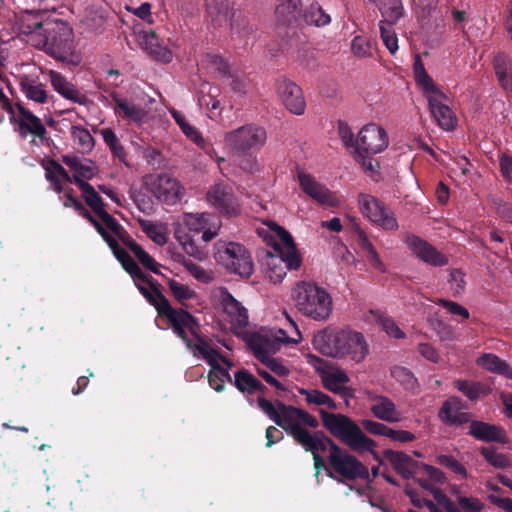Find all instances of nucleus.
Returning a JSON list of instances; mask_svg holds the SVG:
<instances>
[{"instance_id": "nucleus-59", "label": "nucleus", "mask_w": 512, "mask_h": 512, "mask_svg": "<svg viewBox=\"0 0 512 512\" xmlns=\"http://www.w3.org/2000/svg\"><path fill=\"white\" fill-rule=\"evenodd\" d=\"M377 322L390 337L396 339H403L405 337V333L391 318L379 315Z\"/></svg>"}, {"instance_id": "nucleus-4", "label": "nucleus", "mask_w": 512, "mask_h": 512, "mask_svg": "<svg viewBox=\"0 0 512 512\" xmlns=\"http://www.w3.org/2000/svg\"><path fill=\"white\" fill-rule=\"evenodd\" d=\"M313 346L326 357L353 364L362 363L369 354L365 336L349 328L323 329L314 335Z\"/></svg>"}, {"instance_id": "nucleus-6", "label": "nucleus", "mask_w": 512, "mask_h": 512, "mask_svg": "<svg viewBox=\"0 0 512 512\" xmlns=\"http://www.w3.org/2000/svg\"><path fill=\"white\" fill-rule=\"evenodd\" d=\"M413 74L416 85L427 100L429 110L437 124L444 130H453L457 120L449 106V98L428 74L419 56L415 58Z\"/></svg>"}, {"instance_id": "nucleus-33", "label": "nucleus", "mask_w": 512, "mask_h": 512, "mask_svg": "<svg viewBox=\"0 0 512 512\" xmlns=\"http://www.w3.org/2000/svg\"><path fill=\"white\" fill-rule=\"evenodd\" d=\"M20 90L25 97L35 103L43 104L47 100V92L43 84L36 79L23 75L19 80Z\"/></svg>"}, {"instance_id": "nucleus-53", "label": "nucleus", "mask_w": 512, "mask_h": 512, "mask_svg": "<svg viewBox=\"0 0 512 512\" xmlns=\"http://www.w3.org/2000/svg\"><path fill=\"white\" fill-rule=\"evenodd\" d=\"M455 387L469 400L475 401L485 394V388L480 382L458 379L454 382Z\"/></svg>"}, {"instance_id": "nucleus-1", "label": "nucleus", "mask_w": 512, "mask_h": 512, "mask_svg": "<svg viewBox=\"0 0 512 512\" xmlns=\"http://www.w3.org/2000/svg\"><path fill=\"white\" fill-rule=\"evenodd\" d=\"M261 410L278 426L285 429L305 450L313 454L315 468L325 469L331 478L333 472L347 480L369 479V470L355 456L340 448L323 433H310L302 426L317 428L318 420L302 409L276 405L264 398H259Z\"/></svg>"}, {"instance_id": "nucleus-55", "label": "nucleus", "mask_w": 512, "mask_h": 512, "mask_svg": "<svg viewBox=\"0 0 512 512\" xmlns=\"http://www.w3.org/2000/svg\"><path fill=\"white\" fill-rule=\"evenodd\" d=\"M179 262L196 280L203 283H208L212 280L213 277L211 271L204 269L202 266L186 259L185 257H181Z\"/></svg>"}, {"instance_id": "nucleus-36", "label": "nucleus", "mask_w": 512, "mask_h": 512, "mask_svg": "<svg viewBox=\"0 0 512 512\" xmlns=\"http://www.w3.org/2000/svg\"><path fill=\"white\" fill-rule=\"evenodd\" d=\"M494 70L503 89L512 92V60L504 54L495 56Z\"/></svg>"}, {"instance_id": "nucleus-26", "label": "nucleus", "mask_w": 512, "mask_h": 512, "mask_svg": "<svg viewBox=\"0 0 512 512\" xmlns=\"http://www.w3.org/2000/svg\"><path fill=\"white\" fill-rule=\"evenodd\" d=\"M115 103L114 111L117 115L129 120L137 126H142L149 120V111L131 100L115 93L112 95Z\"/></svg>"}, {"instance_id": "nucleus-58", "label": "nucleus", "mask_w": 512, "mask_h": 512, "mask_svg": "<svg viewBox=\"0 0 512 512\" xmlns=\"http://www.w3.org/2000/svg\"><path fill=\"white\" fill-rule=\"evenodd\" d=\"M438 2L439 0H411V6L418 17L425 18L437 8Z\"/></svg>"}, {"instance_id": "nucleus-5", "label": "nucleus", "mask_w": 512, "mask_h": 512, "mask_svg": "<svg viewBox=\"0 0 512 512\" xmlns=\"http://www.w3.org/2000/svg\"><path fill=\"white\" fill-rule=\"evenodd\" d=\"M29 41L58 60L72 64L80 62V56L75 52L73 30L62 20L36 24L29 33Z\"/></svg>"}, {"instance_id": "nucleus-63", "label": "nucleus", "mask_w": 512, "mask_h": 512, "mask_svg": "<svg viewBox=\"0 0 512 512\" xmlns=\"http://www.w3.org/2000/svg\"><path fill=\"white\" fill-rule=\"evenodd\" d=\"M261 362L269 369L276 377H286L290 371L280 360L273 358L272 356L267 359L261 360Z\"/></svg>"}, {"instance_id": "nucleus-10", "label": "nucleus", "mask_w": 512, "mask_h": 512, "mask_svg": "<svg viewBox=\"0 0 512 512\" xmlns=\"http://www.w3.org/2000/svg\"><path fill=\"white\" fill-rule=\"evenodd\" d=\"M62 161L74 172L70 176L67 171L57 162L50 161L46 167V179L53 185L54 191L60 193L63 191L62 182L76 183L87 182L96 176L98 170L94 162L86 158H80L76 155H63Z\"/></svg>"}, {"instance_id": "nucleus-9", "label": "nucleus", "mask_w": 512, "mask_h": 512, "mask_svg": "<svg viewBox=\"0 0 512 512\" xmlns=\"http://www.w3.org/2000/svg\"><path fill=\"white\" fill-rule=\"evenodd\" d=\"M286 318L289 321L292 336H288V330L281 328H261L248 336L247 343L260 361L273 356L285 344H298L302 341L297 324L288 315Z\"/></svg>"}, {"instance_id": "nucleus-42", "label": "nucleus", "mask_w": 512, "mask_h": 512, "mask_svg": "<svg viewBox=\"0 0 512 512\" xmlns=\"http://www.w3.org/2000/svg\"><path fill=\"white\" fill-rule=\"evenodd\" d=\"M351 52L359 59H368L373 57L374 44L372 40L364 35H356L351 40Z\"/></svg>"}, {"instance_id": "nucleus-45", "label": "nucleus", "mask_w": 512, "mask_h": 512, "mask_svg": "<svg viewBox=\"0 0 512 512\" xmlns=\"http://www.w3.org/2000/svg\"><path fill=\"white\" fill-rule=\"evenodd\" d=\"M200 65L211 72L226 76L230 70L228 63L218 54L206 53L202 55Z\"/></svg>"}, {"instance_id": "nucleus-27", "label": "nucleus", "mask_w": 512, "mask_h": 512, "mask_svg": "<svg viewBox=\"0 0 512 512\" xmlns=\"http://www.w3.org/2000/svg\"><path fill=\"white\" fill-rule=\"evenodd\" d=\"M439 417L449 425H461L470 420V414L462 410V402L457 397H451L444 402Z\"/></svg>"}, {"instance_id": "nucleus-48", "label": "nucleus", "mask_w": 512, "mask_h": 512, "mask_svg": "<svg viewBox=\"0 0 512 512\" xmlns=\"http://www.w3.org/2000/svg\"><path fill=\"white\" fill-rule=\"evenodd\" d=\"M300 4V0H283L280 4H278L275 10V14L279 22L285 24L290 23L293 19H295Z\"/></svg>"}, {"instance_id": "nucleus-19", "label": "nucleus", "mask_w": 512, "mask_h": 512, "mask_svg": "<svg viewBox=\"0 0 512 512\" xmlns=\"http://www.w3.org/2000/svg\"><path fill=\"white\" fill-rule=\"evenodd\" d=\"M216 296L226 315L227 321L230 323L231 330L240 335L244 328L248 325V311L241 305L226 289L220 288Z\"/></svg>"}, {"instance_id": "nucleus-24", "label": "nucleus", "mask_w": 512, "mask_h": 512, "mask_svg": "<svg viewBox=\"0 0 512 512\" xmlns=\"http://www.w3.org/2000/svg\"><path fill=\"white\" fill-rule=\"evenodd\" d=\"M277 93L285 107L295 115H302L306 109V102L301 88L289 79H280L277 82Z\"/></svg>"}, {"instance_id": "nucleus-18", "label": "nucleus", "mask_w": 512, "mask_h": 512, "mask_svg": "<svg viewBox=\"0 0 512 512\" xmlns=\"http://www.w3.org/2000/svg\"><path fill=\"white\" fill-rule=\"evenodd\" d=\"M182 225L189 231L202 232V240L210 242L218 236L222 223L214 214L202 212L185 213L182 218Z\"/></svg>"}, {"instance_id": "nucleus-12", "label": "nucleus", "mask_w": 512, "mask_h": 512, "mask_svg": "<svg viewBox=\"0 0 512 512\" xmlns=\"http://www.w3.org/2000/svg\"><path fill=\"white\" fill-rule=\"evenodd\" d=\"M267 140L264 128L255 124H246L227 132L225 145L235 153H247L260 150Z\"/></svg>"}, {"instance_id": "nucleus-38", "label": "nucleus", "mask_w": 512, "mask_h": 512, "mask_svg": "<svg viewBox=\"0 0 512 512\" xmlns=\"http://www.w3.org/2000/svg\"><path fill=\"white\" fill-rule=\"evenodd\" d=\"M141 230L156 245L164 246L168 241V226L165 223L154 222L151 220H139Z\"/></svg>"}, {"instance_id": "nucleus-29", "label": "nucleus", "mask_w": 512, "mask_h": 512, "mask_svg": "<svg viewBox=\"0 0 512 512\" xmlns=\"http://www.w3.org/2000/svg\"><path fill=\"white\" fill-rule=\"evenodd\" d=\"M470 434L476 439L488 442H505V431L496 425L474 421L470 425Z\"/></svg>"}, {"instance_id": "nucleus-41", "label": "nucleus", "mask_w": 512, "mask_h": 512, "mask_svg": "<svg viewBox=\"0 0 512 512\" xmlns=\"http://www.w3.org/2000/svg\"><path fill=\"white\" fill-rule=\"evenodd\" d=\"M234 384L240 391L249 394L261 391L263 387L261 382L246 370H239L235 373Z\"/></svg>"}, {"instance_id": "nucleus-56", "label": "nucleus", "mask_w": 512, "mask_h": 512, "mask_svg": "<svg viewBox=\"0 0 512 512\" xmlns=\"http://www.w3.org/2000/svg\"><path fill=\"white\" fill-rule=\"evenodd\" d=\"M354 160L361 165L363 170L371 177H375L379 168L378 161L370 157L371 154H366L361 151H353Z\"/></svg>"}, {"instance_id": "nucleus-60", "label": "nucleus", "mask_w": 512, "mask_h": 512, "mask_svg": "<svg viewBox=\"0 0 512 512\" xmlns=\"http://www.w3.org/2000/svg\"><path fill=\"white\" fill-rule=\"evenodd\" d=\"M468 7H451L450 15L456 29H464L465 25L470 21Z\"/></svg>"}, {"instance_id": "nucleus-13", "label": "nucleus", "mask_w": 512, "mask_h": 512, "mask_svg": "<svg viewBox=\"0 0 512 512\" xmlns=\"http://www.w3.org/2000/svg\"><path fill=\"white\" fill-rule=\"evenodd\" d=\"M258 234L274 248L275 252L283 253V249L287 250L284 256L287 269H297L300 266L301 261L295 252L292 236L283 227L268 221L264 223V227L258 229Z\"/></svg>"}, {"instance_id": "nucleus-40", "label": "nucleus", "mask_w": 512, "mask_h": 512, "mask_svg": "<svg viewBox=\"0 0 512 512\" xmlns=\"http://www.w3.org/2000/svg\"><path fill=\"white\" fill-rule=\"evenodd\" d=\"M298 393L304 397L305 401L309 405H314L318 407H326L330 410H336L337 404L336 402L324 392L318 389H305L300 388Z\"/></svg>"}, {"instance_id": "nucleus-3", "label": "nucleus", "mask_w": 512, "mask_h": 512, "mask_svg": "<svg viewBox=\"0 0 512 512\" xmlns=\"http://www.w3.org/2000/svg\"><path fill=\"white\" fill-rule=\"evenodd\" d=\"M79 188L82 191V196L86 203L94 211V213L100 218L101 222L95 220L92 216L86 212L84 216L94 225L99 234L106 241L117 260L122 264L123 268L130 274L139 292L146 298H151L158 305H163L168 308L167 298L154 286L150 284L144 273L132 259V257L122 249L118 242L117 237L120 235L121 226L115 221V219L104 209V204L95 191V189L87 182H79Z\"/></svg>"}, {"instance_id": "nucleus-14", "label": "nucleus", "mask_w": 512, "mask_h": 512, "mask_svg": "<svg viewBox=\"0 0 512 512\" xmlns=\"http://www.w3.org/2000/svg\"><path fill=\"white\" fill-rule=\"evenodd\" d=\"M359 209L364 217L384 230L395 231L398 222L394 213L380 200L369 194H360Z\"/></svg>"}, {"instance_id": "nucleus-57", "label": "nucleus", "mask_w": 512, "mask_h": 512, "mask_svg": "<svg viewBox=\"0 0 512 512\" xmlns=\"http://www.w3.org/2000/svg\"><path fill=\"white\" fill-rule=\"evenodd\" d=\"M225 77L231 79V88L234 92L240 94L246 93L249 81L243 72L230 69Z\"/></svg>"}, {"instance_id": "nucleus-20", "label": "nucleus", "mask_w": 512, "mask_h": 512, "mask_svg": "<svg viewBox=\"0 0 512 512\" xmlns=\"http://www.w3.org/2000/svg\"><path fill=\"white\" fill-rule=\"evenodd\" d=\"M363 394L374 417L388 423L402 420V413L389 397L368 389Z\"/></svg>"}, {"instance_id": "nucleus-52", "label": "nucleus", "mask_w": 512, "mask_h": 512, "mask_svg": "<svg viewBox=\"0 0 512 512\" xmlns=\"http://www.w3.org/2000/svg\"><path fill=\"white\" fill-rule=\"evenodd\" d=\"M71 136L82 152H90L94 147V139L91 133L80 125L71 127Z\"/></svg>"}, {"instance_id": "nucleus-44", "label": "nucleus", "mask_w": 512, "mask_h": 512, "mask_svg": "<svg viewBox=\"0 0 512 512\" xmlns=\"http://www.w3.org/2000/svg\"><path fill=\"white\" fill-rule=\"evenodd\" d=\"M304 21L308 25L321 27L331 22V17L317 3L311 4L304 12Z\"/></svg>"}, {"instance_id": "nucleus-28", "label": "nucleus", "mask_w": 512, "mask_h": 512, "mask_svg": "<svg viewBox=\"0 0 512 512\" xmlns=\"http://www.w3.org/2000/svg\"><path fill=\"white\" fill-rule=\"evenodd\" d=\"M266 276L271 282L280 283L286 276L287 265H285L283 253L268 252L262 263Z\"/></svg>"}, {"instance_id": "nucleus-46", "label": "nucleus", "mask_w": 512, "mask_h": 512, "mask_svg": "<svg viewBox=\"0 0 512 512\" xmlns=\"http://www.w3.org/2000/svg\"><path fill=\"white\" fill-rule=\"evenodd\" d=\"M393 24L386 23L385 21H379L380 37L391 55H395L399 49L398 35L392 27Z\"/></svg>"}, {"instance_id": "nucleus-37", "label": "nucleus", "mask_w": 512, "mask_h": 512, "mask_svg": "<svg viewBox=\"0 0 512 512\" xmlns=\"http://www.w3.org/2000/svg\"><path fill=\"white\" fill-rule=\"evenodd\" d=\"M175 239L182 247L183 251L190 257L198 261H205L208 253L198 247L193 238L186 233L181 227H177L174 232Z\"/></svg>"}, {"instance_id": "nucleus-47", "label": "nucleus", "mask_w": 512, "mask_h": 512, "mask_svg": "<svg viewBox=\"0 0 512 512\" xmlns=\"http://www.w3.org/2000/svg\"><path fill=\"white\" fill-rule=\"evenodd\" d=\"M391 376L397 383H399L405 390L416 391L418 388V381L413 373L405 367L394 366L391 369Z\"/></svg>"}, {"instance_id": "nucleus-7", "label": "nucleus", "mask_w": 512, "mask_h": 512, "mask_svg": "<svg viewBox=\"0 0 512 512\" xmlns=\"http://www.w3.org/2000/svg\"><path fill=\"white\" fill-rule=\"evenodd\" d=\"M291 298L296 310L314 321H327L332 314V296L325 288L314 282H297L292 288Z\"/></svg>"}, {"instance_id": "nucleus-25", "label": "nucleus", "mask_w": 512, "mask_h": 512, "mask_svg": "<svg viewBox=\"0 0 512 512\" xmlns=\"http://www.w3.org/2000/svg\"><path fill=\"white\" fill-rule=\"evenodd\" d=\"M11 119L17 125V129L22 136L33 134L38 137H44L46 128L40 118L27 110L22 104L18 103L12 110Z\"/></svg>"}, {"instance_id": "nucleus-54", "label": "nucleus", "mask_w": 512, "mask_h": 512, "mask_svg": "<svg viewBox=\"0 0 512 512\" xmlns=\"http://www.w3.org/2000/svg\"><path fill=\"white\" fill-rule=\"evenodd\" d=\"M201 96L199 97V104L206 107L211 112H215L220 109V101L217 100L216 96L218 89L213 87L209 83H203L201 85Z\"/></svg>"}, {"instance_id": "nucleus-51", "label": "nucleus", "mask_w": 512, "mask_h": 512, "mask_svg": "<svg viewBox=\"0 0 512 512\" xmlns=\"http://www.w3.org/2000/svg\"><path fill=\"white\" fill-rule=\"evenodd\" d=\"M209 14L217 25H222V19L228 21L230 14L228 0H205Z\"/></svg>"}, {"instance_id": "nucleus-32", "label": "nucleus", "mask_w": 512, "mask_h": 512, "mask_svg": "<svg viewBox=\"0 0 512 512\" xmlns=\"http://www.w3.org/2000/svg\"><path fill=\"white\" fill-rule=\"evenodd\" d=\"M385 457L393 468L405 479L413 477L417 463L406 453L385 451Z\"/></svg>"}, {"instance_id": "nucleus-62", "label": "nucleus", "mask_w": 512, "mask_h": 512, "mask_svg": "<svg viewBox=\"0 0 512 512\" xmlns=\"http://www.w3.org/2000/svg\"><path fill=\"white\" fill-rule=\"evenodd\" d=\"M438 464L451 469L453 472L467 478V471L465 467L459 463L454 457L449 455H439L436 458Z\"/></svg>"}, {"instance_id": "nucleus-39", "label": "nucleus", "mask_w": 512, "mask_h": 512, "mask_svg": "<svg viewBox=\"0 0 512 512\" xmlns=\"http://www.w3.org/2000/svg\"><path fill=\"white\" fill-rule=\"evenodd\" d=\"M167 285L172 296L181 305H187L188 301L198 299V295L194 289L176 279L167 278Z\"/></svg>"}, {"instance_id": "nucleus-49", "label": "nucleus", "mask_w": 512, "mask_h": 512, "mask_svg": "<svg viewBox=\"0 0 512 512\" xmlns=\"http://www.w3.org/2000/svg\"><path fill=\"white\" fill-rule=\"evenodd\" d=\"M480 452L485 460L494 468L505 469L512 464V460L506 454L499 452L495 447H484Z\"/></svg>"}, {"instance_id": "nucleus-16", "label": "nucleus", "mask_w": 512, "mask_h": 512, "mask_svg": "<svg viewBox=\"0 0 512 512\" xmlns=\"http://www.w3.org/2000/svg\"><path fill=\"white\" fill-rule=\"evenodd\" d=\"M389 145V137L386 130L377 123H368L358 132L355 151L366 154H378Z\"/></svg>"}, {"instance_id": "nucleus-31", "label": "nucleus", "mask_w": 512, "mask_h": 512, "mask_svg": "<svg viewBox=\"0 0 512 512\" xmlns=\"http://www.w3.org/2000/svg\"><path fill=\"white\" fill-rule=\"evenodd\" d=\"M51 85L60 95L69 99L75 103L83 104L85 97L79 93V91L69 83L65 77L60 73L50 70L48 72Z\"/></svg>"}, {"instance_id": "nucleus-15", "label": "nucleus", "mask_w": 512, "mask_h": 512, "mask_svg": "<svg viewBox=\"0 0 512 512\" xmlns=\"http://www.w3.org/2000/svg\"><path fill=\"white\" fill-rule=\"evenodd\" d=\"M145 186L159 201L172 205L182 196V187L177 179L168 174L149 175Z\"/></svg>"}, {"instance_id": "nucleus-22", "label": "nucleus", "mask_w": 512, "mask_h": 512, "mask_svg": "<svg viewBox=\"0 0 512 512\" xmlns=\"http://www.w3.org/2000/svg\"><path fill=\"white\" fill-rule=\"evenodd\" d=\"M320 379L323 387L328 391L345 399L353 396V390L347 386L350 382V377L343 368L331 364L326 371H324Z\"/></svg>"}, {"instance_id": "nucleus-43", "label": "nucleus", "mask_w": 512, "mask_h": 512, "mask_svg": "<svg viewBox=\"0 0 512 512\" xmlns=\"http://www.w3.org/2000/svg\"><path fill=\"white\" fill-rule=\"evenodd\" d=\"M169 112L186 137H188L191 141H193L199 146H202L204 144V139L201 136V134L195 127H193L191 124L187 122L186 118L182 113H180L174 108H170Z\"/></svg>"}, {"instance_id": "nucleus-34", "label": "nucleus", "mask_w": 512, "mask_h": 512, "mask_svg": "<svg viewBox=\"0 0 512 512\" xmlns=\"http://www.w3.org/2000/svg\"><path fill=\"white\" fill-rule=\"evenodd\" d=\"M477 364L491 373L512 379V366L492 353H485L477 359Z\"/></svg>"}, {"instance_id": "nucleus-2", "label": "nucleus", "mask_w": 512, "mask_h": 512, "mask_svg": "<svg viewBox=\"0 0 512 512\" xmlns=\"http://www.w3.org/2000/svg\"><path fill=\"white\" fill-rule=\"evenodd\" d=\"M145 299L156 308L159 316L168 319L174 333L183 339L193 355L204 359L210 365L209 384L215 391H222L225 383L231 382L229 369L233 366V363L215 350L210 343L198 337L196 334L198 324L190 313L173 308L168 300V308H166L163 305H158L149 297Z\"/></svg>"}, {"instance_id": "nucleus-35", "label": "nucleus", "mask_w": 512, "mask_h": 512, "mask_svg": "<svg viewBox=\"0 0 512 512\" xmlns=\"http://www.w3.org/2000/svg\"><path fill=\"white\" fill-rule=\"evenodd\" d=\"M355 232L357 235V242L360 248L365 252L366 257L373 268L384 273L386 271V266L380 259L376 249L373 244L369 240L367 234L364 230H362L358 225L355 226Z\"/></svg>"}, {"instance_id": "nucleus-17", "label": "nucleus", "mask_w": 512, "mask_h": 512, "mask_svg": "<svg viewBox=\"0 0 512 512\" xmlns=\"http://www.w3.org/2000/svg\"><path fill=\"white\" fill-rule=\"evenodd\" d=\"M207 203L220 214L235 217L240 214L241 208L231 189L223 184L216 183L206 193Z\"/></svg>"}, {"instance_id": "nucleus-8", "label": "nucleus", "mask_w": 512, "mask_h": 512, "mask_svg": "<svg viewBox=\"0 0 512 512\" xmlns=\"http://www.w3.org/2000/svg\"><path fill=\"white\" fill-rule=\"evenodd\" d=\"M324 427L343 444L357 453L372 452L376 457L374 449L375 441L366 436L361 428L348 416L334 414L319 410Z\"/></svg>"}, {"instance_id": "nucleus-61", "label": "nucleus", "mask_w": 512, "mask_h": 512, "mask_svg": "<svg viewBox=\"0 0 512 512\" xmlns=\"http://www.w3.org/2000/svg\"><path fill=\"white\" fill-rule=\"evenodd\" d=\"M457 505L464 512H481L484 503L476 497L459 496L457 497Z\"/></svg>"}, {"instance_id": "nucleus-21", "label": "nucleus", "mask_w": 512, "mask_h": 512, "mask_svg": "<svg viewBox=\"0 0 512 512\" xmlns=\"http://www.w3.org/2000/svg\"><path fill=\"white\" fill-rule=\"evenodd\" d=\"M298 181L301 189L317 203L328 207L339 205V199L336 194L318 182L311 174L305 171H298Z\"/></svg>"}, {"instance_id": "nucleus-23", "label": "nucleus", "mask_w": 512, "mask_h": 512, "mask_svg": "<svg viewBox=\"0 0 512 512\" xmlns=\"http://www.w3.org/2000/svg\"><path fill=\"white\" fill-rule=\"evenodd\" d=\"M405 244L417 258L429 265L444 266L448 263L445 255L418 236L407 235L405 237Z\"/></svg>"}, {"instance_id": "nucleus-30", "label": "nucleus", "mask_w": 512, "mask_h": 512, "mask_svg": "<svg viewBox=\"0 0 512 512\" xmlns=\"http://www.w3.org/2000/svg\"><path fill=\"white\" fill-rule=\"evenodd\" d=\"M142 47L155 60L163 63H169L173 59L172 51L159 42L158 37L154 33H146L141 40Z\"/></svg>"}, {"instance_id": "nucleus-64", "label": "nucleus", "mask_w": 512, "mask_h": 512, "mask_svg": "<svg viewBox=\"0 0 512 512\" xmlns=\"http://www.w3.org/2000/svg\"><path fill=\"white\" fill-rule=\"evenodd\" d=\"M464 273L455 269L450 272L449 285L454 295H460L465 289Z\"/></svg>"}, {"instance_id": "nucleus-50", "label": "nucleus", "mask_w": 512, "mask_h": 512, "mask_svg": "<svg viewBox=\"0 0 512 512\" xmlns=\"http://www.w3.org/2000/svg\"><path fill=\"white\" fill-rule=\"evenodd\" d=\"M126 245L145 268L149 269L155 274H159V265L156 263L153 257H151L149 253L146 252L137 242L130 240L126 243Z\"/></svg>"}, {"instance_id": "nucleus-11", "label": "nucleus", "mask_w": 512, "mask_h": 512, "mask_svg": "<svg viewBox=\"0 0 512 512\" xmlns=\"http://www.w3.org/2000/svg\"><path fill=\"white\" fill-rule=\"evenodd\" d=\"M216 262L229 272L248 278L254 265L250 252L240 243L219 240L214 244Z\"/></svg>"}]
</instances>
